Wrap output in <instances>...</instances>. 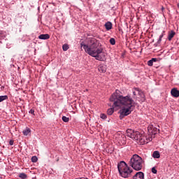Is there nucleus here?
I'll use <instances>...</instances> for the list:
<instances>
[{"instance_id":"nucleus-27","label":"nucleus","mask_w":179,"mask_h":179,"mask_svg":"<svg viewBox=\"0 0 179 179\" xmlns=\"http://www.w3.org/2000/svg\"><path fill=\"white\" fill-rule=\"evenodd\" d=\"M152 172L155 174H156L157 173V169H155V167H152Z\"/></svg>"},{"instance_id":"nucleus-29","label":"nucleus","mask_w":179,"mask_h":179,"mask_svg":"<svg viewBox=\"0 0 179 179\" xmlns=\"http://www.w3.org/2000/svg\"><path fill=\"white\" fill-rule=\"evenodd\" d=\"M151 61H152V62H157V58H152Z\"/></svg>"},{"instance_id":"nucleus-22","label":"nucleus","mask_w":179,"mask_h":179,"mask_svg":"<svg viewBox=\"0 0 179 179\" xmlns=\"http://www.w3.org/2000/svg\"><path fill=\"white\" fill-rule=\"evenodd\" d=\"M136 89H139L138 87H134L133 90H132V93H133V95L136 96V95L138 94V92L136 91Z\"/></svg>"},{"instance_id":"nucleus-4","label":"nucleus","mask_w":179,"mask_h":179,"mask_svg":"<svg viewBox=\"0 0 179 179\" xmlns=\"http://www.w3.org/2000/svg\"><path fill=\"white\" fill-rule=\"evenodd\" d=\"M143 159L134 154L130 159L129 166L136 171H139L143 169Z\"/></svg>"},{"instance_id":"nucleus-30","label":"nucleus","mask_w":179,"mask_h":179,"mask_svg":"<svg viewBox=\"0 0 179 179\" xmlns=\"http://www.w3.org/2000/svg\"><path fill=\"white\" fill-rule=\"evenodd\" d=\"M9 144L10 145H13L14 144V141L13 140H10V142H9Z\"/></svg>"},{"instance_id":"nucleus-24","label":"nucleus","mask_w":179,"mask_h":179,"mask_svg":"<svg viewBox=\"0 0 179 179\" xmlns=\"http://www.w3.org/2000/svg\"><path fill=\"white\" fill-rule=\"evenodd\" d=\"M110 43L112 45H115V39L112 38L110 39Z\"/></svg>"},{"instance_id":"nucleus-9","label":"nucleus","mask_w":179,"mask_h":179,"mask_svg":"<svg viewBox=\"0 0 179 179\" xmlns=\"http://www.w3.org/2000/svg\"><path fill=\"white\" fill-rule=\"evenodd\" d=\"M171 94H172V96L178 98L179 97V90L177 88H173L171 90Z\"/></svg>"},{"instance_id":"nucleus-26","label":"nucleus","mask_w":179,"mask_h":179,"mask_svg":"<svg viewBox=\"0 0 179 179\" xmlns=\"http://www.w3.org/2000/svg\"><path fill=\"white\" fill-rule=\"evenodd\" d=\"M148 65L149 66H153V62L152 61V59H150L148 62Z\"/></svg>"},{"instance_id":"nucleus-17","label":"nucleus","mask_w":179,"mask_h":179,"mask_svg":"<svg viewBox=\"0 0 179 179\" xmlns=\"http://www.w3.org/2000/svg\"><path fill=\"white\" fill-rule=\"evenodd\" d=\"M23 135L27 136L29 134H31V129L27 128L26 129L22 131Z\"/></svg>"},{"instance_id":"nucleus-8","label":"nucleus","mask_w":179,"mask_h":179,"mask_svg":"<svg viewBox=\"0 0 179 179\" xmlns=\"http://www.w3.org/2000/svg\"><path fill=\"white\" fill-rule=\"evenodd\" d=\"M136 90L137 91L138 95L142 98V101H145L146 99L144 92L140 88H136Z\"/></svg>"},{"instance_id":"nucleus-31","label":"nucleus","mask_w":179,"mask_h":179,"mask_svg":"<svg viewBox=\"0 0 179 179\" xmlns=\"http://www.w3.org/2000/svg\"><path fill=\"white\" fill-rule=\"evenodd\" d=\"M162 10H164V7H162Z\"/></svg>"},{"instance_id":"nucleus-3","label":"nucleus","mask_w":179,"mask_h":179,"mask_svg":"<svg viewBox=\"0 0 179 179\" xmlns=\"http://www.w3.org/2000/svg\"><path fill=\"white\" fill-rule=\"evenodd\" d=\"M127 136L131 138H134L141 145L148 143L152 140L151 137L148 138L144 134H141L139 131H134V130L131 129H127Z\"/></svg>"},{"instance_id":"nucleus-12","label":"nucleus","mask_w":179,"mask_h":179,"mask_svg":"<svg viewBox=\"0 0 179 179\" xmlns=\"http://www.w3.org/2000/svg\"><path fill=\"white\" fill-rule=\"evenodd\" d=\"M176 36V31L173 30H171L169 32L168 39L169 41H171L172 38Z\"/></svg>"},{"instance_id":"nucleus-14","label":"nucleus","mask_w":179,"mask_h":179,"mask_svg":"<svg viewBox=\"0 0 179 179\" xmlns=\"http://www.w3.org/2000/svg\"><path fill=\"white\" fill-rule=\"evenodd\" d=\"M166 33V31H163L161 34V35L159 37V39L157 41V44H160L162 43V38L164 36V34Z\"/></svg>"},{"instance_id":"nucleus-11","label":"nucleus","mask_w":179,"mask_h":179,"mask_svg":"<svg viewBox=\"0 0 179 179\" xmlns=\"http://www.w3.org/2000/svg\"><path fill=\"white\" fill-rule=\"evenodd\" d=\"M38 38L41 40H48L50 39V35L49 34H42L38 36Z\"/></svg>"},{"instance_id":"nucleus-10","label":"nucleus","mask_w":179,"mask_h":179,"mask_svg":"<svg viewBox=\"0 0 179 179\" xmlns=\"http://www.w3.org/2000/svg\"><path fill=\"white\" fill-rule=\"evenodd\" d=\"M99 72H101V73H105V72H106L107 71V66L104 65V64H101L99 66Z\"/></svg>"},{"instance_id":"nucleus-33","label":"nucleus","mask_w":179,"mask_h":179,"mask_svg":"<svg viewBox=\"0 0 179 179\" xmlns=\"http://www.w3.org/2000/svg\"><path fill=\"white\" fill-rule=\"evenodd\" d=\"M76 179H81V178H76Z\"/></svg>"},{"instance_id":"nucleus-13","label":"nucleus","mask_w":179,"mask_h":179,"mask_svg":"<svg viewBox=\"0 0 179 179\" xmlns=\"http://www.w3.org/2000/svg\"><path fill=\"white\" fill-rule=\"evenodd\" d=\"M113 24L110 22H108L105 24V28L107 31H110L112 29Z\"/></svg>"},{"instance_id":"nucleus-1","label":"nucleus","mask_w":179,"mask_h":179,"mask_svg":"<svg viewBox=\"0 0 179 179\" xmlns=\"http://www.w3.org/2000/svg\"><path fill=\"white\" fill-rule=\"evenodd\" d=\"M120 91L116 90L110 98V101L113 103V106L120 107L124 106L120 110V119L122 120L124 116L131 113L135 106V101L130 96H122L120 95Z\"/></svg>"},{"instance_id":"nucleus-20","label":"nucleus","mask_w":179,"mask_h":179,"mask_svg":"<svg viewBox=\"0 0 179 179\" xmlns=\"http://www.w3.org/2000/svg\"><path fill=\"white\" fill-rule=\"evenodd\" d=\"M69 48V46L68 44H64L62 45V49L64 51H67Z\"/></svg>"},{"instance_id":"nucleus-7","label":"nucleus","mask_w":179,"mask_h":179,"mask_svg":"<svg viewBox=\"0 0 179 179\" xmlns=\"http://www.w3.org/2000/svg\"><path fill=\"white\" fill-rule=\"evenodd\" d=\"M144 173L143 172H137L133 177L132 179H144Z\"/></svg>"},{"instance_id":"nucleus-16","label":"nucleus","mask_w":179,"mask_h":179,"mask_svg":"<svg viewBox=\"0 0 179 179\" xmlns=\"http://www.w3.org/2000/svg\"><path fill=\"white\" fill-rule=\"evenodd\" d=\"M152 157L155 159H159L160 158V153L159 151L156 150L154 151L153 154H152Z\"/></svg>"},{"instance_id":"nucleus-21","label":"nucleus","mask_w":179,"mask_h":179,"mask_svg":"<svg viewBox=\"0 0 179 179\" xmlns=\"http://www.w3.org/2000/svg\"><path fill=\"white\" fill-rule=\"evenodd\" d=\"M8 99V96H0V103H1V101H5Z\"/></svg>"},{"instance_id":"nucleus-15","label":"nucleus","mask_w":179,"mask_h":179,"mask_svg":"<svg viewBox=\"0 0 179 179\" xmlns=\"http://www.w3.org/2000/svg\"><path fill=\"white\" fill-rule=\"evenodd\" d=\"M114 108H116V106H115L113 104V108H110L109 109H108L107 114L109 115H113L114 113Z\"/></svg>"},{"instance_id":"nucleus-25","label":"nucleus","mask_w":179,"mask_h":179,"mask_svg":"<svg viewBox=\"0 0 179 179\" xmlns=\"http://www.w3.org/2000/svg\"><path fill=\"white\" fill-rule=\"evenodd\" d=\"M100 118L102 120H106L107 119V115L105 114H101L100 115Z\"/></svg>"},{"instance_id":"nucleus-5","label":"nucleus","mask_w":179,"mask_h":179,"mask_svg":"<svg viewBox=\"0 0 179 179\" xmlns=\"http://www.w3.org/2000/svg\"><path fill=\"white\" fill-rule=\"evenodd\" d=\"M117 169L120 176L124 178H127L133 172V170L130 169L129 166L124 161L117 164Z\"/></svg>"},{"instance_id":"nucleus-6","label":"nucleus","mask_w":179,"mask_h":179,"mask_svg":"<svg viewBox=\"0 0 179 179\" xmlns=\"http://www.w3.org/2000/svg\"><path fill=\"white\" fill-rule=\"evenodd\" d=\"M158 131H159V129H158L156 127H154L153 125L148 126V134L150 135L148 136V138H151V139H152L151 136H155L157 134ZM145 137L148 138L147 136H145Z\"/></svg>"},{"instance_id":"nucleus-32","label":"nucleus","mask_w":179,"mask_h":179,"mask_svg":"<svg viewBox=\"0 0 179 179\" xmlns=\"http://www.w3.org/2000/svg\"><path fill=\"white\" fill-rule=\"evenodd\" d=\"M81 179H88V178H81Z\"/></svg>"},{"instance_id":"nucleus-28","label":"nucleus","mask_w":179,"mask_h":179,"mask_svg":"<svg viewBox=\"0 0 179 179\" xmlns=\"http://www.w3.org/2000/svg\"><path fill=\"white\" fill-rule=\"evenodd\" d=\"M29 113H31V114H33L34 115H35V110H34V109H30Z\"/></svg>"},{"instance_id":"nucleus-19","label":"nucleus","mask_w":179,"mask_h":179,"mask_svg":"<svg viewBox=\"0 0 179 179\" xmlns=\"http://www.w3.org/2000/svg\"><path fill=\"white\" fill-rule=\"evenodd\" d=\"M62 120L64 122H69V117H67L66 116H62Z\"/></svg>"},{"instance_id":"nucleus-2","label":"nucleus","mask_w":179,"mask_h":179,"mask_svg":"<svg viewBox=\"0 0 179 179\" xmlns=\"http://www.w3.org/2000/svg\"><path fill=\"white\" fill-rule=\"evenodd\" d=\"M80 47L83 48L85 52L95 58L96 60L104 62L106 59V55L103 48L100 42L94 38H87V43L85 41H82Z\"/></svg>"},{"instance_id":"nucleus-23","label":"nucleus","mask_w":179,"mask_h":179,"mask_svg":"<svg viewBox=\"0 0 179 179\" xmlns=\"http://www.w3.org/2000/svg\"><path fill=\"white\" fill-rule=\"evenodd\" d=\"M31 160L32 163H36V162L38 161V158L36 156H34L31 157Z\"/></svg>"},{"instance_id":"nucleus-18","label":"nucleus","mask_w":179,"mask_h":179,"mask_svg":"<svg viewBox=\"0 0 179 179\" xmlns=\"http://www.w3.org/2000/svg\"><path fill=\"white\" fill-rule=\"evenodd\" d=\"M19 177L21 179H27V176L25 173H20L19 174Z\"/></svg>"}]
</instances>
